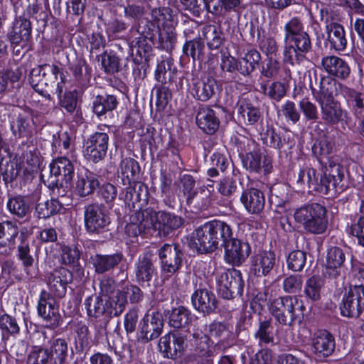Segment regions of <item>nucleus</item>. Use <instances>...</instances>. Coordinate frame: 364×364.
<instances>
[{"label": "nucleus", "instance_id": "nucleus-1", "mask_svg": "<svg viewBox=\"0 0 364 364\" xmlns=\"http://www.w3.org/2000/svg\"><path fill=\"white\" fill-rule=\"evenodd\" d=\"M60 75V81L57 83V94L60 106L69 114H73L77 107V92L76 90L66 91L63 94L65 75L63 70L55 64L43 63L31 69L28 82L34 90L46 99L51 100L48 88L52 87Z\"/></svg>", "mask_w": 364, "mask_h": 364}, {"label": "nucleus", "instance_id": "nucleus-2", "mask_svg": "<svg viewBox=\"0 0 364 364\" xmlns=\"http://www.w3.org/2000/svg\"><path fill=\"white\" fill-rule=\"evenodd\" d=\"M284 62L291 65H300L307 58L306 55L311 51L312 43L309 34L305 31L302 19L292 17L284 26Z\"/></svg>", "mask_w": 364, "mask_h": 364}, {"label": "nucleus", "instance_id": "nucleus-3", "mask_svg": "<svg viewBox=\"0 0 364 364\" xmlns=\"http://www.w3.org/2000/svg\"><path fill=\"white\" fill-rule=\"evenodd\" d=\"M231 233V226L224 221L213 220L198 227L193 232L192 245L199 253L214 252Z\"/></svg>", "mask_w": 364, "mask_h": 364}, {"label": "nucleus", "instance_id": "nucleus-4", "mask_svg": "<svg viewBox=\"0 0 364 364\" xmlns=\"http://www.w3.org/2000/svg\"><path fill=\"white\" fill-rule=\"evenodd\" d=\"M268 309L276 321L283 326H292L304 318L306 306L296 296H284L269 300Z\"/></svg>", "mask_w": 364, "mask_h": 364}, {"label": "nucleus", "instance_id": "nucleus-5", "mask_svg": "<svg viewBox=\"0 0 364 364\" xmlns=\"http://www.w3.org/2000/svg\"><path fill=\"white\" fill-rule=\"evenodd\" d=\"M294 218L309 234L322 235L326 232L328 225L327 209L318 203L304 204L296 208Z\"/></svg>", "mask_w": 364, "mask_h": 364}, {"label": "nucleus", "instance_id": "nucleus-6", "mask_svg": "<svg viewBox=\"0 0 364 364\" xmlns=\"http://www.w3.org/2000/svg\"><path fill=\"white\" fill-rule=\"evenodd\" d=\"M74 175L72 162L66 157H59L50 164L48 170H42L41 178L48 188L59 191L64 183L70 184Z\"/></svg>", "mask_w": 364, "mask_h": 364}, {"label": "nucleus", "instance_id": "nucleus-7", "mask_svg": "<svg viewBox=\"0 0 364 364\" xmlns=\"http://www.w3.org/2000/svg\"><path fill=\"white\" fill-rule=\"evenodd\" d=\"M331 87L321 86L320 93L316 96L320 109L321 119L328 125H336L344 121L348 117V112L343 109L340 102L336 100L332 92Z\"/></svg>", "mask_w": 364, "mask_h": 364}, {"label": "nucleus", "instance_id": "nucleus-8", "mask_svg": "<svg viewBox=\"0 0 364 364\" xmlns=\"http://www.w3.org/2000/svg\"><path fill=\"white\" fill-rule=\"evenodd\" d=\"M84 225L89 235H100L108 230L111 218L105 206L92 203L84 207Z\"/></svg>", "mask_w": 364, "mask_h": 364}, {"label": "nucleus", "instance_id": "nucleus-9", "mask_svg": "<svg viewBox=\"0 0 364 364\" xmlns=\"http://www.w3.org/2000/svg\"><path fill=\"white\" fill-rule=\"evenodd\" d=\"M215 279L218 294L224 299H233L242 296L245 281L240 270L229 269L218 272Z\"/></svg>", "mask_w": 364, "mask_h": 364}, {"label": "nucleus", "instance_id": "nucleus-10", "mask_svg": "<svg viewBox=\"0 0 364 364\" xmlns=\"http://www.w3.org/2000/svg\"><path fill=\"white\" fill-rule=\"evenodd\" d=\"M161 277L168 279L182 267L183 252L179 245L165 243L158 250Z\"/></svg>", "mask_w": 364, "mask_h": 364}, {"label": "nucleus", "instance_id": "nucleus-11", "mask_svg": "<svg viewBox=\"0 0 364 364\" xmlns=\"http://www.w3.org/2000/svg\"><path fill=\"white\" fill-rule=\"evenodd\" d=\"M194 291L191 295L193 307L203 315L214 313L218 307V301L215 294L208 289L205 278L196 277L193 280Z\"/></svg>", "mask_w": 364, "mask_h": 364}, {"label": "nucleus", "instance_id": "nucleus-12", "mask_svg": "<svg viewBox=\"0 0 364 364\" xmlns=\"http://www.w3.org/2000/svg\"><path fill=\"white\" fill-rule=\"evenodd\" d=\"M344 178V169L341 165L329 161L328 166H326L322 173V182L319 186L315 185L314 191L320 194L334 196L344 189L341 184Z\"/></svg>", "mask_w": 364, "mask_h": 364}, {"label": "nucleus", "instance_id": "nucleus-13", "mask_svg": "<svg viewBox=\"0 0 364 364\" xmlns=\"http://www.w3.org/2000/svg\"><path fill=\"white\" fill-rule=\"evenodd\" d=\"M246 144L250 146V144H254V141L248 139L237 141V151L243 167L250 173H259L262 170L265 173H269L272 168V160L267 156H262L259 151L246 152L247 150L245 149Z\"/></svg>", "mask_w": 364, "mask_h": 364}, {"label": "nucleus", "instance_id": "nucleus-14", "mask_svg": "<svg viewBox=\"0 0 364 364\" xmlns=\"http://www.w3.org/2000/svg\"><path fill=\"white\" fill-rule=\"evenodd\" d=\"M144 217L149 218L144 228L154 227L164 236L168 235L173 230L179 228L183 224V219L173 214L165 211H155L152 208H146L143 211Z\"/></svg>", "mask_w": 364, "mask_h": 364}, {"label": "nucleus", "instance_id": "nucleus-15", "mask_svg": "<svg viewBox=\"0 0 364 364\" xmlns=\"http://www.w3.org/2000/svg\"><path fill=\"white\" fill-rule=\"evenodd\" d=\"M341 314L348 318H358L364 311V286L353 285L345 292L340 304Z\"/></svg>", "mask_w": 364, "mask_h": 364}, {"label": "nucleus", "instance_id": "nucleus-16", "mask_svg": "<svg viewBox=\"0 0 364 364\" xmlns=\"http://www.w3.org/2000/svg\"><path fill=\"white\" fill-rule=\"evenodd\" d=\"M190 343L193 355L199 364H214L215 347L208 335L199 328H194Z\"/></svg>", "mask_w": 364, "mask_h": 364}, {"label": "nucleus", "instance_id": "nucleus-17", "mask_svg": "<svg viewBox=\"0 0 364 364\" xmlns=\"http://www.w3.org/2000/svg\"><path fill=\"white\" fill-rule=\"evenodd\" d=\"M164 324L161 313L154 311L151 314H146L138 325L137 341L141 343H146L159 338L163 331Z\"/></svg>", "mask_w": 364, "mask_h": 364}, {"label": "nucleus", "instance_id": "nucleus-18", "mask_svg": "<svg viewBox=\"0 0 364 364\" xmlns=\"http://www.w3.org/2000/svg\"><path fill=\"white\" fill-rule=\"evenodd\" d=\"M224 247V259L232 266H240L248 258L251 253L250 244L233 237L231 228L230 235L225 238L222 245Z\"/></svg>", "mask_w": 364, "mask_h": 364}, {"label": "nucleus", "instance_id": "nucleus-19", "mask_svg": "<svg viewBox=\"0 0 364 364\" xmlns=\"http://www.w3.org/2000/svg\"><path fill=\"white\" fill-rule=\"evenodd\" d=\"M109 137L107 133L96 132L90 135L84 142V154L86 159L97 164L107 156Z\"/></svg>", "mask_w": 364, "mask_h": 364}, {"label": "nucleus", "instance_id": "nucleus-20", "mask_svg": "<svg viewBox=\"0 0 364 364\" xmlns=\"http://www.w3.org/2000/svg\"><path fill=\"white\" fill-rule=\"evenodd\" d=\"M54 298L48 291L43 290L40 294L37 306L38 316L50 329L57 328L63 321Z\"/></svg>", "mask_w": 364, "mask_h": 364}, {"label": "nucleus", "instance_id": "nucleus-21", "mask_svg": "<svg viewBox=\"0 0 364 364\" xmlns=\"http://www.w3.org/2000/svg\"><path fill=\"white\" fill-rule=\"evenodd\" d=\"M73 279V272L68 269L63 267L54 269L46 275L48 293L53 297L59 299L64 297L67 292V287Z\"/></svg>", "mask_w": 364, "mask_h": 364}, {"label": "nucleus", "instance_id": "nucleus-22", "mask_svg": "<svg viewBox=\"0 0 364 364\" xmlns=\"http://www.w3.org/2000/svg\"><path fill=\"white\" fill-rule=\"evenodd\" d=\"M135 281L140 286H150V282L157 276V267L154 264V255L146 252L140 255L134 262Z\"/></svg>", "mask_w": 364, "mask_h": 364}, {"label": "nucleus", "instance_id": "nucleus-23", "mask_svg": "<svg viewBox=\"0 0 364 364\" xmlns=\"http://www.w3.org/2000/svg\"><path fill=\"white\" fill-rule=\"evenodd\" d=\"M41 198L39 193H34L32 197L29 196L14 195L9 196L6 203L9 212L17 219H27L30 218L32 206Z\"/></svg>", "mask_w": 364, "mask_h": 364}, {"label": "nucleus", "instance_id": "nucleus-24", "mask_svg": "<svg viewBox=\"0 0 364 364\" xmlns=\"http://www.w3.org/2000/svg\"><path fill=\"white\" fill-rule=\"evenodd\" d=\"M186 346V336L179 332L166 334L159 343V348L165 357L173 360L182 356Z\"/></svg>", "mask_w": 364, "mask_h": 364}, {"label": "nucleus", "instance_id": "nucleus-25", "mask_svg": "<svg viewBox=\"0 0 364 364\" xmlns=\"http://www.w3.org/2000/svg\"><path fill=\"white\" fill-rule=\"evenodd\" d=\"M278 268L276 255L272 251H261L251 257V270L258 277L271 275Z\"/></svg>", "mask_w": 364, "mask_h": 364}, {"label": "nucleus", "instance_id": "nucleus-26", "mask_svg": "<svg viewBox=\"0 0 364 364\" xmlns=\"http://www.w3.org/2000/svg\"><path fill=\"white\" fill-rule=\"evenodd\" d=\"M119 195V199L122 200L125 205L129 208H135L136 204H139L141 208L144 204H146L149 196L148 187L141 182H134L127 185Z\"/></svg>", "mask_w": 364, "mask_h": 364}, {"label": "nucleus", "instance_id": "nucleus-27", "mask_svg": "<svg viewBox=\"0 0 364 364\" xmlns=\"http://www.w3.org/2000/svg\"><path fill=\"white\" fill-rule=\"evenodd\" d=\"M346 260V254L343 250L339 247H331L328 249L325 274L333 279H338L344 273V262Z\"/></svg>", "mask_w": 364, "mask_h": 364}, {"label": "nucleus", "instance_id": "nucleus-28", "mask_svg": "<svg viewBox=\"0 0 364 364\" xmlns=\"http://www.w3.org/2000/svg\"><path fill=\"white\" fill-rule=\"evenodd\" d=\"M196 122L198 128L209 135L215 134L220 124L219 114L206 105L200 107L197 110Z\"/></svg>", "mask_w": 364, "mask_h": 364}, {"label": "nucleus", "instance_id": "nucleus-29", "mask_svg": "<svg viewBox=\"0 0 364 364\" xmlns=\"http://www.w3.org/2000/svg\"><path fill=\"white\" fill-rule=\"evenodd\" d=\"M100 185L99 176L85 168L77 174L74 192L80 197L89 196L95 193Z\"/></svg>", "mask_w": 364, "mask_h": 364}, {"label": "nucleus", "instance_id": "nucleus-30", "mask_svg": "<svg viewBox=\"0 0 364 364\" xmlns=\"http://www.w3.org/2000/svg\"><path fill=\"white\" fill-rule=\"evenodd\" d=\"M312 351L320 358H326L335 350V338L326 330H320L314 333L311 340Z\"/></svg>", "mask_w": 364, "mask_h": 364}, {"label": "nucleus", "instance_id": "nucleus-31", "mask_svg": "<svg viewBox=\"0 0 364 364\" xmlns=\"http://www.w3.org/2000/svg\"><path fill=\"white\" fill-rule=\"evenodd\" d=\"M32 25L25 15L16 16L12 23L7 37L12 44L18 45L28 42L31 37Z\"/></svg>", "mask_w": 364, "mask_h": 364}, {"label": "nucleus", "instance_id": "nucleus-32", "mask_svg": "<svg viewBox=\"0 0 364 364\" xmlns=\"http://www.w3.org/2000/svg\"><path fill=\"white\" fill-rule=\"evenodd\" d=\"M263 142L267 146L276 149L279 151L290 149L294 141L291 134L287 131H276L274 129H268L262 138Z\"/></svg>", "mask_w": 364, "mask_h": 364}, {"label": "nucleus", "instance_id": "nucleus-33", "mask_svg": "<svg viewBox=\"0 0 364 364\" xmlns=\"http://www.w3.org/2000/svg\"><path fill=\"white\" fill-rule=\"evenodd\" d=\"M341 95L356 120L364 117V92L346 85L341 86Z\"/></svg>", "mask_w": 364, "mask_h": 364}, {"label": "nucleus", "instance_id": "nucleus-34", "mask_svg": "<svg viewBox=\"0 0 364 364\" xmlns=\"http://www.w3.org/2000/svg\"><path fill=\"white\" fill-rule=\"evenodd\" d=\"M321 66L328 75L341 80L348 78L350 74L348 63L338 56H323L321 59Z\"/></svg>", "mask_w": 364, "mask_h": 364}, {"label": "nucleus", "instance_id": "nucleus-35", "mask_svg": "<svg viewBox=\"0 0 364 364\" xmlns=\"http://www.w3.org/2000/svg\"><path fill=\"white\" fill-rule=\"evenodd\" d=\"M240 201L250 214H259L264 209L265 197L262 191L255 188L245 189L240 196Z\"/></svg>", "mask_w": 364, "mask_h": 364}, {"label": "nucleus", "instance_id": "nucleus-36", "mask_svg": "<svg viewBox=\"0 0 364 364\" xmlns=\"http://www.w3.org/2000/svg\"><path fill=\"white\" fill-rule=\"evenodd\" d=\"M326 38L325 43L330 49L337 52L343 51L347 46L346 33L344 27L338 23H333L326 26Z\"/></svg>", "mask_w": 364, "mask_h": 364}, {"label": "nucleus", "instance_id": "nucleus-37", "mask_svg": "<svg viewBox=\"0 0 364 364\" xmlns=\"http://www.w3.org/2000/svg\"><path fill=\"white\" fill-rule=\"evenodd\" d=\"M168 325L176 329H188L198 317L188 308L180 306L168 312Z\"/></svg>", "mask_w": 364, "mask_h": 364}, {"label": "nucleus", "instance_id": "nucleus-38", "mask_svg": "<svg viewBox=\"0 0 364 364\" xmlns=\"http://www.w3.org/2000/svg\"><path fill=\"white\" fill-rule=\"evenodd\" d=\"M193 96L196 100L205 102L217 96L219 86L213 77H206L193 84Z\"/></svg>", "mask_w": 364, "mask_h": 364}, {"label": "nucleus", "instance_id": "nucleus-39", "mask_svg": "<svg viewBox=\"0 0 364 364\" xmlns=\"http://www.w3.org/2000/svg\"><path fill=\"white\" fill-rule=\"evenodd\" d=\"M140 170L139 164L135 159L124 158L120 162L118 177L124 186L130 185L137 181Z\"/></svg>", "mask_w": 364, "mask_h": 364}, {"label": "nucleus", "instance_id": "nucleus-40", "mask_svg": "<svg viewBox=\"0 0 364 364\" xmlns=\"http://www.w3.org/2000/svg\"><path fill=\"white\" fill-rule=\"evenodd\" d=\"M69 69L78 87H85L89 85L92 76V68L85 59L76 58L75 60L70 64Z\"/></svg>", "mask_w": 364, "mask_h": 364}, {"label": "nucleus", "instance_id": "nucleus-41", "mask_svg": "<svg viewBox=\"0 0 364 364\" xmlns=\"http://www.w3.org/2000/svg\"><path fill=\"white\" fill-rule=\"evenodd\" d=\"M204 6L208 13L222 16L225 14L235 11L241 4L240 0H203Z\"/></svg>", "mask_w": 364, "mask_h": 364}, {"label": "nucleus", "instance_id": "nucleus-42", "mask_svg": "<svg viewBox=\"0 0 364 364\" xmlns=\"http://www.w3.org/2000/svg\"><path fill=\"white\" fill-rule=\"evenodd\" d=\"M123 258L122 253L112 255L96 254L92 257V263L97 274H103L113 269Z\"/></svg>", "mask_w": 364, "mask_h": 364}, {"label": "nucleus", "instance_id": "nucleus-43", "mask_svg": "<svg viewBox=\"0 0 364 364\" xmlns=\"http://www.w3.org/2000/svg\"><path fill=\"white\" fill-rule=\"evenodd\" d=\"M118 104L117 98L114 95H98L92 102V110L100 117L112 112L117 108Z\"/></svg>", "mask_w": 364, "mask_h": 364}, {"label": "nucleus", "instance_id": "nucleus-44", "mask_svg": "<svg viewBox=\"0 0 364 364\" xmlns=\"http://www.w3.org/2000/svg\"><path fill=\"white\" fill-rule=\"evenodd\" d=\"M261 60L262 56L258 50L254 48L248 50L244 56L238 59L239 73L244 76L250 75L259 66Z\"/></svg>", "mask_w": 364, "mask_h": 364}, {"label": "nucleus", "instance_id": "nucleus-45", "mask_svg": "<svg viewBox=\"0 0 364 364\" xmlns=\"http://www.w3.org/2000/svg\"><path fill=\"white\" fill-rule=\"evenodd\" d=\"M202 36L210 50L218 49L225 42V33L220 26L208 24L203 26Z\"/></svg>", "mask_w": 364, "mask_h": 364}, {"label": "nucleus", "instance_id": "nucleus-46", "mask_svg": "<svg viewBox=\"0 0 364 364\" xmlns=\"http://www.w3.org/2000/svg\"><path fill=\"white\" fill-rule=\"evenodd\" d=\"M274 328L272 320H259L258 328L255 332V338L257 341L259 346H267L274 344Z\"/></svg>", "mask_w": 364, "mask_h": 364}, {"label": "nucleus", "instance_id": "nucleus-47", "mask_svg": "<svg viewBox=\"0 0 364 364\" xmlns=\"http://www.w3.org/2000/svg\"><path fill=\"white\" fill-rule=\"evenodd\" d=\"M159 31V26L154 22L148 18H144L141 21L134 23L130 29L129 33L132 37L134 36V33H136L139 38L148 39L152 41L156 36V33Z\"/></svg>", "mask_w": 364, "mask_h": 364}, {"label": "nucleus", "instance_id": "nucleus-48", "mask_svg": "<svg viewBox=\"0 0 364 364\" xmlns=\"http://www.w3.org/2000/svg\"><path fill=\"white\" fill-rule=\"evenodd\" d=\"M336 150L333 137L329 134H323L316 139L312 146L313 154L321 160L332 154Z\"/></svg>", "mask_w": 364, "mask_h": 364}, {"label": "nucleus", "instance_id": "nucleus-49", "mask_svg": "<svg viewBox=\"0 0 364 364\" xmlns=\"http://www.w3.org/2000/svg\"><path fill=\"white\" fill-rule=\"evenodd\" d=\"M85 306L89 316L98 318L100 316L108 317L107 314V304L106 299L100 296H89L85 300Z\"/></svg>", "mask_w": 364, "mask_h": 364}, {"label": "nucleus", "instance_id": "nucleus-50", "mask_svg": "<svg viewBox=\"0 0 364 364\" xmlns=\"http://www.w3.org/2000/svg\"><path fill=\"white\" fill-rule=\"evenodd\" d=\"M16 257L21 262V264L26 274L30 278L36 277L35 272L32 273L30 268L33 266L35 259L31 253L29 242L27 240H21L17 247Z\"/></svg>", "mask_w": 364, "mask_h": 364}, {"label": "nucleus", "instance_id": "nucleus-51", "mask_svg": "<svg viewBox=\"0 0 364 364\" xmlns=\"http://www.w3.org/2000/svg\"><path fill=\"white\" fill-rule=\"evenodd\" d=\"M64 204L57 198L48 200L44 203L36 205L35 213L39 219H46L58 213L63 208Z\"/></svg>", "mask_w": 364, "mask_h": 364}, {"label": "nucleus", "instance_id": "nucleus-52", "mask_svg": "<svg viewBox=\"0 0 364 364\" xmlns=\"http://www.w3.org/2000/svg\"><path fill=\"white\" fill-rule=\"evenodd\" d=\"M151 21L154 22L159 28L160 26L165 28L173 27L175 23V16L173 10L169 7L154 8L151 12Z\"/></svg>", "mask_w": 364, "mask_h": 364}, {"label": "nucleus", "instance_id": "nucleus-53", "mask_svg": "<svg viewBox=\"0 0 364 364\" xmlns=\"http://www.w3.org/2000/svg\"><path fill=\"white\" fill-rule=\"evenodd\" d=\"M258 91L270 100L278 102L286 95L287 88L284 83L274 81L269 86L265 83H260Z\"/></svg>", "mask_w": 364, "mask_h": 364}, {"label": "nucleus", "instance_id": "nucleus-54", "mask_svg": "<svg viewBox=\"0 0 364 364\" xmlns=\"http://www.w3.org/2000/svg\"><path fill=\"white\" fill-rule=\"evenodd\" d=\"M11 129L13 134L19 138L30 136L32 132L29 114L26 112L19 113L11 124Z\"/></svg>", "mask_w": 364, "mask_h": 364}, {"label": "nucleus", "instance_id": "nucleus-55", "mask_svg": "<svg viewBox=\"0 0 364 364\" xmlns=\"http://www.w3.org/2000/svg\"><path fill=\"white\" fill-rule=\"evenodd\" d=\"M176 43V33L175 29L171 28H164L159 31V38L154 45L156 48L168 53H171L174 48Z\"/></svg>", "mask_w": 364, "mask_h": 364}, {"label": "nucleus", "instance_id": "nucleus-56", "mask_svg": "<svg viewBox=\"0 0 364 364\" xmlns=\"http://www.w3.org/2000/svg\"><path fill=\"white\" fill-rule=\"evenodd\" d=\"M210 337L218 341L215 346L223 345L232 336V332L227 324L214 321L208 326Z\"/></svg>", "mask_w": 364, "mask_h": 364}, {"label": "nucleus", "instance_id": "nucleus-57", "mask_svg": "<svg viewBox=\"0 0 364 364\" xmlns=\"http://www.w3.org/2000/svg\"><path fill=\"white\" fill-rule=\"evenodd\" d=\"M81 256L80 247L77 244L62 245L60 246L61 264L71 266L78 263Z\"/></svg>", "mask_w": 364, "mask_h": 364}, {"label": "nucleus", "instance_id": "nucleus-58", "mask_svg": "<svg viewBox=\"0 0 364 364\" xmlns=\"http://www.w3.org/2000/svg\"><path fill=\"white\" fill-rule=\"evenodd\" d=\"M323 285L324 280L320 276L311 277L305 283L304 294L306 296L314 301L319 300Z\"/></svg>", "mask_w": 364, "mask_h": 364}, {"label": "nucleus", "instance_id": "nucleus-59", "mask_svg": "<svg viewBox=\"0 0 364 364\" xmlns=\"http://www.w3.org/2000/svg\"><path fill=\"white\" fill-rule=\"evenodd\" d=\"M105 32L109 38H119L128 28V24L122 18L114 17L105 22Z\"/></svg>", "mask_w": 364, "mask_h": 364}, {"label": "nucleus", "instance_id": "nucleus-60", "mask_svg": "<svg viewBox=\"0 0 364 364\" xmlns=\"http://www.w3.org/2000/svg\"><path fill=\"white\" fill-rule=\"evenodd\" d=\"M106 303L107 314L108 317H111L119 316L124 311L127 301L123 294L117 291L114 296L106 299Z\"/></svg>", "mask_w": 364, "mask_h": 364}, {"label": "nucleus", "instance_id": "nucleus-61", "mask_svg": "<svg viewBox=\"0 0 364 364\" xmlns=\"http://www.w3.org/2000/svg\"><path fill=\"white\" fill-rule=\"evenodd\" d=\"M18 234L16 224L11 221L0 223V247H6L14 240Z\"/></svg>", "mask_w": 364, "mask_h": 364}, {"label": "nucleus", "instance_id": "nucleus-62", "mask_svg": "<svg viewBox=\"0 0 364 364\" xmlns=\"http://www.w3.org/2000/svg\"><path fill=\"white\" fill-rule=\"evenodd\" d=\"M204 42L200 37L186 41L183 46V53L192 58L193 61L200 60L203 55Z\"/></svg>", "mask_w": 364, "mask_h": 364}, {"label": "nucleus", "instance_id": "nucleus-63", "mask_svg": "<svg viewBox=\"0 0 364 364\" xmlns=\"http://www.w3.org/2000/svg\"><path fill=\"white\" fill-rule=\"evenodd\" d=\"M99 57L101 58L102 67L106 73L113 75L119 72V59L113 50H105Z\"/></svg>", "mask_w": 364, "mask_h": 364}, {"label": "nucleus", "instance_id": "nucleus-64", "mask_svg": "<svg viewBox=\"0 0 364 364\" xmlns=\"http://www.w3.org/2000/svg\"><path fill=\"white\" fill-rule=\"evenodd\" d=\"M306 253L301 250H294L289 253L287 264L289 269L293 272H301L306 263Z\"/></svg>", "mask_w": 364, "mask_h": 364}]
</instances>
